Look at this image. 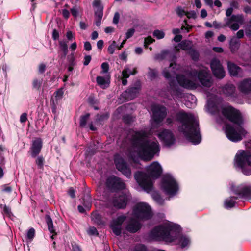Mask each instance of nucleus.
Listing matches in <instances>:
<instances>
[{"label": "nucleus", "mask_w": 251, "mask_h": 251, "mask_svg": "<svg viewBox=\"0 0 251 251\" xmlns=\"http://www.w3.org/2000/svg\"><path fill=\"white\" fill-rule=\"evenodd\" d=\"M221 113L228 121L238 126L237 130L233 126L227 124L225 127V132L227 138L234 142H239L245 136L247 131L243 127L244 119L240 111L231 105L221 108Z\"/></svg>", "instance_id": "obj_1"}, {"label": "nucleus", "mask_w": 251, "mask_h": 251, "mask_svg": "<svg viewBox=\"0 0 251 251\" xmlns=\"http://www.w3.org/2000/svg\"><path fill=\"white\" fill-rule=\"evenodd\" d=\"M175 120L181 124L178 126V130L184 134L189 141L194 145H198L201 142V137L199 121L193 114H188L181 110L176 113Z\"/></svg>", "instance_id": "obj_2"}, {"label": "nucleus", "mask_w": 251, "mask_h": 251, "mask_svg": "<svg viewBox=\"0 0 251 251\" xmlns=\"http://www.w3.org/2000/svg\"><path fill=\"white\" fill-rule=\"evenodd\" d=\"M147 173L141 171L137 172L134 178L139 185L147 193L151 191L153 188V182L151 178H158L161 175L163 170L158 162H152L146 168Z\"/></svg>", "instance_id": "obj_3"}, {"label": "nucleus", "mask_w": 251, "mask_h": 251, "mask_svg": "<svg viewBox=\"0 0 251 251\" xmlns=\"http://www.w3.org/2000/svg\"><path fill=\"white\" fill-rule=\"evenodd\" d=\"M178 227L176 225L164 226H158L154 227L150 232V236L155 240L172 241V237L170 235V232L172 230H176Z\"/></svg>", "instance_id": "obj_4"}, {"label": "nucleus", "mask_w": 251, "mask_h": 251, "mask_svg": "<svg viewBox=\"0 0 251 251\" xmlns=\"http://www.w3.org/2000/svg\"><path fill=\"white\" fill-rule=\"evenodd\" d=\"M235 163L237 167L242 170L245 175H251V153L243 151L235 156Z\"/></svg>", "instance_id": "obj_5"}, {"label": "nucleus", "mask_w": 251, "mask_h": 251, "mask_svg": "<svg viewBox=\"0 0 251 251\" xmlns=\"http://www.w3.org/2000/svg\"><path fill=\"white\" fill-rule=\"evenodd\" d=\"M160 151L159 145L157 141H151L149 140L139 151V154L146 161L152 159L154 155Z\"/></svg>", "instance_id": "obj_6"}, {"label": "nucleus", "mask_w": 251, "mask_h": 251, "mask_svg": "<svg viewBox=\"0 0 251 251\" xmlns=\"http://www.w3.org/2000/svg\"><path fill=\"white\" fill-rule=\"evenodd\" d=\"M161 188L167 195L174 196L178 190V185L175 178L170 175L163 176L161 181Z\"/></svg>", "instance_id": "obj_7"}, {"label": "nucleus", "mask_w": 251, "mask_h": 251, "mask_svg": "<svg viewBox=\"0 0 251 251\" xmlns=\"http://www.w3.org/2000/svg\"><path fill=\"white\" fill-rule=\"evenodd\" d=\"M133 211L134 216L139 221L149 220L153 215L151 207L144 202L137 203L134 206Z\"/></svg>", "instance_id": "obj_8"}, {"label": "nucleus", "mask_w": 251, "mask_h": 251, "mask_svg": "<svg viewBox=\"0 0 251 251\" xmlns=\"http://www.w3.org/2000/svg\"><path fill=\"white\" fill-rule=\"evenodd\" d=\"M105 186L111 192H117L126 189L125 183L121 178L114 175H110L107 177Z\"/></svg>", "instance_id": "obj_9"}, {"label": "nucleus", "mask_w": 251, "mask_h": 251, "mask_svg": "<svg viewBox=\"0 0 251 251\" xmlns=\"http://www.w3.org/2000/svg\"><path fill=\"white\" fill-rule=\"evenodd\" d=\"M149 133L145 130L136 131L132 135L131 143L133 147L139 151L146 142L149 140Z\"/></svg>", "instance_id": "obj_10"}, {"label": "nucleus", "mask_w": 251, "mask_h": 251, "mask_svg": "<svg viewBox=\"0 0 251 251\" xmlns=\"http://www.w3.org/2000/svg\"><path fill=\"white\" fill-rule=\"evenodd\" d=\"M114 161L116 169L127 178L131 175V169L126 161L119 155L114 156Z\"/></svg>", "instance_id": "obj_11"}, {"label": "nucleus", "mask_w": 251, "mask_h": 251, "mask_svg": "<svg viewBox=\"0 0 251 251\" xmlns=\"http://www.w3.org/2000/svg\"><path fill=\"white\" fill-rule=\"evenodd\" d=\"M141 90L140 81H137L134 86L130 87L122 94V97L126 100H131L138 97Z\"/></svg>", "instance_id": "obj_12"}, {"label": "nucleus", "mask_w": 251, "mask_h": 251, "mask_svg": "<svg viewBox=\"0 0 251 251\" xmlns=\"http://www.w3.org/2000/svg\"><path fill=\"white\" fill-rule=\"evenodd\" d=\"M213 75L218 79H221L225 76V72L220 60L216 58H213L210 63Z\"/></svg>", "instance_id": "obj_13"}, {"label": "nucleus", "mask_w": 251, "mask_h": 251, "mask_svg": "<svg viewBox=\"0 0 251 251\" xmlns=\"http://www.w3.org/2000/svg\"><path fill=\"white\" fill-rule=\"evenodd\" d=\"M232 190L240 198L251 199V186L240 184L232 187Z\"/></svg>", "instance_id": "obj_14"}, {"label": "nucleus", "mask_w": 251, "mask_h": 251, "mask_svg": "<svg viewBox=\"0 0 251 251\" xmlns=\"http://www.w3.org/2000/svg\"><path fill=\"white\" fill-rule=\"evenodd\" d=\"M152 119L157 124L161 123L167 115V109L164 106H155L152 108Z\"/></svg>", "instance_id": "obj_15"}, {"label": "nucleus", "mask_w": 251, "mask_h": 251, "mask_svg": "<svg viewBox=\"0 0 251 251\" xmlns=\"http://www.w3.org/2000/svg\"><path fill=\"white\" fill-rule=\"evenodd\" d=\"M126 219V216L121 215L111 222L110 228L112 229L113 233L116 236H120L122 233L121 226Z\"/></svg>", "instance_id": "obj_16"}, {"label": "nucleus", "mask_w": 251, "mask_h": 251, "mask_svg": "<svg viewBox=\"0 0 251 251\" xmlns=\"http://www.w3.org/2000/svg\"><path fill=\"white\" fill-rule=\"evenodd\" d=\"M176 79L179 85L184 88L195 89L197 88L196 84L193 81L187 78L184 75L177 74Z\"/></svg>", "instance_id": "obj_17"}, {"label": "nucleus", "mask_w": 251, "mask_h": 251, "mask_svg": "<svg viewBox=\"0 0 251 251\" xmlns=\"http://www.w3.org/2000/svg\"><path fill=\"white\" fill-rule=\"evenodd\" d=\"M42 147V139L41 138H36L32 142L28 153L32 158H36L40 153Z\"/></svg>", "instance_id": "obj_18"}, {"label": "nucleus", "mask_w": 251, "mask_h": 251, "mask_svg": "<svg viewBox=\"0 0 251 251\" xmlns=\"http://www.w3.org/2000/svg\"><path fill=\"white\" fill-rule=\"evenodd\" d=\"M158 137L167 146L172 145L175 141L173 133L168 129H164L158 134Z\"/></svg>", "instance_id": "obj_19"}, {"label": "nucleus", "mask_w": 251, "mask_h": 251, "mask_svg": "<svg viewBox=\"0 0 251 251\" xmlns=\"http://www.w3.org/2000/svg\"><path fill=\"white\" fill-rule=\"evenodd\" d=\"M198 78L202 86L208 88L211 86L212 81L209 74L205 71H200L198 74Z\"/></svg>", "instance_id": "obj_20"}, {"label": "nucleus", "mask_w": 251, "mask_h": 251, "mask_svg": "<svg viewBox=\"0 0 251 251\" xmlns=\"http://www.w3.org/2000/svg\"><path fill=\"white\" fill-rule=\"evenodd\" d=\"M163 76L165 78L170 79L169 81V86L175 94L177 96L181 95L182 92L180 89L177 86L175 80L174 79H172L170 73L167 71H164L163 73Z\"/></svg>", "instance_id": "obj_21"}, {"label": "nucleus", "mask_w": 251, "mask_h": 251, "mask_svg": "<svg viewBox=\"0 0 251 251\" xmlns=\"http://www.w3.org/2000/svg\"><path fill=\"white\" fill-rule=\"evenodd\" d=\"M128 200L127 196L122 194L113 200V205L118 209H124L127 205Z\"/></svg>", "instance_id": "obj_22"}, {"label": "nucleus", "mask_w": 251, "mask_h": 251, "mask_svg": "<svg viewBox=\"0 0 251 251\" xmlns=\"http://www.w3.org/2000/svg\"><path fill=\"white\" fill-rule=\"evenodd\" d=\"M224 94L227 97L236 98L237 96L236 93V87L232 84H226L222 88Z\"/></svg>", "instance_id": "obj_23"}, {"label": "nucleus", "mask_w": 251, "mask_h": 251, "mask_svg": "<svg viewBox=\"0 0 251 251\" xmlns=\"http://www.w3.org/2000/svg\"><path fill=\"white\" fill-rule=\"evenodd\" d=\"M142 225L136 219H131L126 226V229L130 233H135L140 230Z\"/></svg>", "instance_id": "obj_24"}, {"label": "nucleus", "mask_w": 251, "mask_h": 251, "mask_svg": "<svg viewBox=\"0 0 251 251\" xmlns=\"http://www.w3.org/2000/svg\"><path fill=\"white\" fill-rule=\"evenodd\" d=\"M58 43V57L61 60H64L66 58L68 52V45L65 41H59Z\"/></svg>", "instance_id": "obj_25"}, {"label": "nucleus", "mask_w": 251, "mask_h": 251, "mask_svg": "<svg viewBox=\"0 0 251 251\" xmlns=\"http://www.w3.org/2000/svg\"><path fill=\"white\" fill-rule=\"evenodd\" d=\"M240 91L244 94H248L251 92V78H247L242 81L239 85Z\"/></svg>", "instance_id": "obj_26"}, {"label": "nucleus", "mask_w": 251, "mask_h": 251, "mask_svg": "<svg viewBox=\"0 0 251 251\" xmlns=\"http://www.w3.org/2000/svg\"><path fill=\"white\" fill-rule=\"evenodd\" d=\"M228 72L231 76H236L238 75L241 68L235 63L228 61L227 63Z\"/></svg>", "instance_id": "obj_27"}, {"label": "nucleus", "mask_w": 251, "mask_h": 251, "mask_svg": "<svg viewBox=\"0 0 251 251\" xmlns=\"http://www.w3.org/2000/svg\"><path fill=\"white\" fill-rule=\"evenodd\" d=\"M45 220L48 225L49 231L50 233L53 234L51 236V238L52 239H54V236L57 235V233L56 232L55 230L54 229L52 219L49 215L46 214L45 215Z\"/></svg>", "instance_id": "obj_28"}, {"label": "nucleus", "mask_w": 251, "mask_h": 251, "mask_svg": "<svg viewBox=\"0 0 251 251\" xmlns=\"http://www.w3.org/2000/svg\"><path fill=\"white\" fill-rule=\"evenodd\" d=\"M92 220L99 226H104L105 222L102 219L101 215L98 212H93L91 213Z\"/></svg>", "instance_id": "obj_29"}, {"label": "nucleus", "mask_w": 251, "mask_h": 251, "mask_svg": "<svg viewBox=\"0 0 251 251\" xmlns=\"http://www.w3.org/2000/svg\"><path fill=\"white\" fill-rule=\"evenodd\" d=\"M96 82L98 85L103 89L107 88L109 86L110 83L109 79H106L104 77L101 76H98L97 77Z\"/></svg>", "instance_id": "obj_30"}, {"label": "nucleus", "mask_w": 251, "mask_h": 251, "mask_svg": "<svg viewBox=\"0 0 251 251\" xmlns=\"http://www.w3.org/2000/svg\"><path fill=\"white\" fill-rule=\"evenodd\" d=\"M240 46V41L236 37H232L229 42V47L231 51L234 53L237 51Z\"/></svg>", "instance_id": "obj_31"}, {"label": "nucleus", "mask_w": 251, "mask_h": 251, "mask_svg": "<svg viewBox=\"0 0 251 251\" xmlns=\"http://www.w3.org/2000/svg\"><path fill=\"white\" fill-rule=\"evenodd\" d=\"M237 197H230L228 199H226L225 201L224 206L225 207L226 209L231 208L235 206L236 201H235L237 200Z\"/></svg>", "instance_id": "obj_32"}, {"label": "nucleus", "mask_w": 251, "mask_h": 251, "mask_svg": "<svg viewBox=\"0 0 251 251\" xmlns=\"http://www.w3.org/2000/svg\"><path fill=\"white\" fill-rule=\"evenodd\" d=\"M82 203L86 209L89 210L92 206V199L89 195L84 196L82 198Z\"/></svg>", "instance_id": "obj_33"}, {"label": "nucleus", "mask_w": 251, "mask_h": 251, "mask_svg": "<svg viewBox=\"0 0 251 251\" xmlns=\"http://www.w3.org/2000/svg\"><path fill=\"white\" fill-rule=\"evenodd\" d=\"M0 208L2 210V213L4 215H6L9 218H11V216H13V213L11 212V209L10 207L7 206L6 205H3L2 204H0Z\"/></svg>", "instance_id": "obj_34"}, {"label": "nucleus", "mask_w": 251, "mask_h": 251, "mask_svg": "<svg viewBox=\"0 0 251 251\" xmlns=\"http://www.w3.org/2000/svg\"><path fill=\"white\" fill-rule=\"evenodd\" d=\"M43 80V78H34L32 83L33 89L39 90L42 86Z\"/></svg>", "instance_id": "obj_35"}, {"label": "nucleus", "mask_w": 251, "mask_h": 251, "mask_svg": "<svg viewBox=\"0 0 251 251\" xmlns=\"http://www.w3.org/2000/svg\"><path fill=\"white\" fill-rule=\"evenodd\" d=\"M169 51L168 50H163L160 53L156 54L154 56V59L158 61H162L165 59L169 54Z\"/></svg>", "instance_id": "obj_36"}, {"label": "nucleus", "mask_w": 251, "mask_h": 251, "mask_svg": "<svg viewBox=\"0 0 251 251\" xmlns=\"http://www.w3.org/2000/svg\"><path fill=\"white\" fill-rule=\"evenodd\" d=\"M90 117V114L88 113L85 115H81L80 117L79 126L81 127H84L87 124V122Z\"/></svg>", "instance_id": "obj_37"}, {"label": "nucleus", "mask_w": 251, "mask_h": 251, "mask_svg": "<svg viewBox=\"0 0 251 251\" xmlns=\"http://www.w3.org/2000/svg\"><path fill=\"white\" fill-rule=\"evenodd\" d=\"M233 22L243 24L244 22V16L242 14L232 15L231 16Z\"/></svg>", "instance_id": "obj_38"}, {"label": "nucleus", "mask_w": 251, "mask_h": 251, "mask_svg": "<svg viewBox=\"0 0 251 251\" xmlns=\"http://www.w3.org/2000/svg\"><path fill=\"white\" fill-rule=\"evenodd\" d=\"M191 42L189 41H183L180 44V47L181 49L184 50H190L192 49L191 47Z\"/></svg>", "instance_id": "obj_39"}, {"label": "nucleus", "mask_w": 251, "mask_h": 251, "mask_svg": "<svg viewBox=\"0 0 251 251\" xmlns=\"http://www.w3.org/2000/svg\"><path fill=\"white\" fill-rule=\"evenodd\" d=\"M189 54L190 55L192 60L195 61L199 60L200 54L195 49H192L189 51Z\"/></svg>", "instance_id": "obj_40"}, {"label": "nucleus", "mask_w": 251, "mask_h": 251, "mask_svg": "<svg viewBox=\"0 0 251 251\" xmlns=\"http://www.w3.org/2000/svg\"><path fill=\"white\" fill-rule=\"evenodd\" d=\"M44 161L45 159L42 155L37 156V157L35 160V163L39 169L43 168Z\"/></svg>", "instance_id": "obj_41"}, {"label": "nucleus", "mask_w": 251, "mask_h": 251, "mask_svg": "<svg viewBox=\"0 0 251 251\" xmlns=\"http://www.w3.org/2000/svg\"><path fill=\"white\" fill-rule=\"evenodd\" d=\"M149 72L148 76L151 80L154 79L157 76V71L154 69L149 68Z\"/></svg>", "instance_id": "obj_42"}, {"label": "nucleus", "mask_w": 251, "mask_h": 251, "mask_svg": "<svg viewBox=\"0 0 251 251\" xmlns=\"http://www.w3.org/2000/svg\"><path fill=\"white\" fill-rule=\"evenodd\" d=\"M179 243L182 248H184L189 243V239L186 236H182L179 239Z\"/></svg>", "instance_id": "obj_43"}, {"label": "nucleus", "mask_w": 251, "mask_h": 251, "mask_svg": "<svg viewBox=\"0 0 251 251\" xmlns=\"http://www.w3.org/2000/svg\"><path fill=\"white\" fill-rule=\"evenodd\" d=\"M67 59L68 62V65L75 66V58L74 56V52H72L70 55H69L67 56Z\"/></svg>", "instance_id": "obj_44"}, {"label": "nucleus", "mask_w": 251, "mask_h": 251, "mask_svg": "<svg viewBox=\"0 0 251 251\" xmlns=\"http://www.w3.org/2000/svg\"><path fill=\"white\" fill-rule=\"evenodd\" d=\"M122 120L126 124H130L133 121V118L130 114L124 115L122 117Z\"/></svg>", "instance_id": "obj_45"}, {"label": "nucleus", "mask_w": 251, "mask_h": 251, "mask_svg": "<svg viewBox=\"0 0 251 251\" xmlns=\"http://www.w3.org/2000/svg\"><path fill=\"white\" fill-rule=\"evenodd\" d=\"M153 35L158 39H161L164 37L165 33L163 31L158 29L155 30L153 32Z\"/></svg>", "instance_id": "obj_46"}, {"label": "nucleus", "mask_w": 251, "mask_h": 251, "mask_svg": "<svg viewBox=\"0 0 251 251\" xmlns=\"http://www.w3.org/2000/svg\"><path fill=\"white\" fill-rule=\"evenodd\" d=\"M87 233L90 236H98L99 235L97 228L94 226H90L87 230Z\"/></svg>", "instance_id": "obj_47"}, {"label": "nucleus", "mask_w": 251, "mask_h": 251, "mask_svg": "<svg viewBox=\"0 0 251 251\" xmlns=\"http://www.w3.org/2000/svg\"><path fill=\"white\" fill-rule=\"evenodd\" d=\"M54 95L55 98V100L56 103H57V101L62 99L63 95V91L62 89H59L56 91L54 93Z\"/></svg>", "instance_id": "obj_48"}, {"label": "nucleus", "mask_w": 251, "mask_h": 251, "mask_svg": "<svg viewBox=\"0 0 251 251\" xmlns=\"http://www.w3.org/2000/svg\"><path fill=\"white\" fill-rule=\"evenodd\" d=\"M152 197L158 203H161L163 202V200L160 195L157 192L153 193L152 194Z\"/></svg>", "instance_id": "obj_49"}, {"label": "nucleus", "mask_w": 251, "mask_h": 251, "mask_svg": "<svg viewBox=\"0 0 251 251\" xmlns=\"http://www.w3.org/2000/svg\"><path fill=\"white\" fill-rule=\"evenodd\" d=\"M35 235V230L33 228H31L29 229L27 233V238L30 241H32Z\"/></svg>", "instance_id": "obj_50"}, {"label": "nucleus", "mask_w": 251, "mask_h": 251, "mask_svg": "<svg viewBox=\"0 0 251 251\" xmlns=\"http://www.w3.org/2000/svg\"><path fill=\"white\" fill-rule=\"evenodd\" d=\"M116 46V43L113 41L111 45H110L107 49L108 52L110 54H113L114 52L115 48Z\"/></svg>", "instance_id": "obj_51"}, {"label": "nucleus", "mask_w": 251, "mask_h": 251, "mask_svg": "<svg viewBox=\"0 0 251 251\" xmlns=\"http://www.w3.org/2000/svg\"><path fill=\"white\" fill-rule=\"evenodd\" d=\"M133 251H147L146 247L143 244L136 246Z\"/></svg>", "instance_id": "obj_52"}, {"label": "nucleus", "mask_w": 251, "mask_h": 251, "mask_svg": "<svg viewBox=\"0 0 251 251\" xmlns=\"http://www.w3.org/2000/svg\"><path fill=\"white\" fill-rule=\"evenodd\" d=\"M154 41H155L154 39H153L151 36H149L145 38L144 46L147 47L148 45L152 43Z\"/></svg>", "instance_id": "obj_53"}, {"label": "nucleus", "mask_w": 251, "mask_h": 251, "mask_svg": "<svg viewBox=\"0 0 251 251\" xmlns=\"http://www.w3.org/2000/svg\"><path fill=\"white\" fill-rule=\"evenodd\" d=\"M185 15L188 19H196L197 18L196 12L194 11H187L185 13Z\"/></svg>", "instance_id": "obj_54"}, {"label": "nucleus", "mask_w": 251, "mask_h": 251, "mask_svg": "<svg viewBox=\"0 0 251 251\" xmlns=\"http://www.w3.org/2000/svg\"><path fill=\"white\" fill-rule=\"evenodd\" d=\"M101 67L102 69V71L101 72V73H106L108 72L109 70V64L107 62H103L102 63L101 65Z\"/></svg>", "instance_id": "obj_55"}, {"label": "nucleus", "mask_w": 251, "mask_h": 251, "mask_svg": "<svg viewBox=\"0 0 251 251\" xmlns=\"http://www.w3.org/2000/svg\"><path fill=\"white\" fill-rule=\"evenodd\" d=\"M103 8H98L95 12V15L97 18H102L103 16Z\"/></svg>", "instance_id": "obj_56"}, {"label": "nucleus", "mask_w": 251, "mask_h": 251, "mask_svg": "<svg viewBox=\"0 0 251 251\" xmlns=\"http://www.w3.org/2000/svg\"><path fill=\"white\" fill-rule=\"evenodd\" d=\"M135 32V30L133 28H131L129 29L126 33V39H129L133 36L134 33Z\"/></svg>", "instance_id": "obj_57"}, {"label": "nucleus", "mask_w": 251, "mask_h": 251, "mask_svg": "<svg viewBox=\"0 0 251 251\" xmlns=\"http://www.w3.org/2000/svg\"><path fill=\"white\" fill-rule=\"evenodd\" d=\"M71 14L74 18H76L78 15V11L76 6H74L70 9Z\"/></svg>", "instance_id": "obj_58"}, {"label": "nucleus", "mask_w": 251, "mask_h": 251, "mask_svg": "<svg viewBox=\"0 0 251 251\" xmlns=\"http://www.w3.org/2000/svg\"><path fill=\"white\" fill-rule=\"evenodd\" d=\"M232 19V17L231 16L230 18H225L224 20L225 21V23L224 24V28L226 27H229L231 25V24L233 22V20Z\"/></svg>", "instance_id": "obj_59"}, {"label": "nucleus", "mask_w": 251, "mask_h": 251, "mask_svg": "<svg viewBox=\"0 0 251 251\" xmlns=\"http://www.w3.org/2000/svg\"><path fill=\"white\" fill-rule=\"evenodd\" d=\"M59 34L58 30L54 29L52 31V38L54 41H56L59 39Z\"/></svg>", "instance_id": "obj_60"}, {"label": "nucleus", "mask_w": 251, "mask_h": 251, "mask_svg": "<svg viewBox=\"0 0 251 251\" xmlns=\"http://www.w3.org/2000/svg\"><path fill=\"white\" fill-rule=\"evenodd\" d=\"M130 69L126 68L124 69L122 71V76L124 78H128L130 76V74L128 73L129 72Z\"/></svg>", "instance_id": "obj_61"}, {"label": "nucleus", "mask_w": 251, "mask_h": 251, "mask_svg": "<svg viewBox=\"0 0 251 251\" xmlns=\"http://www.w3.org/2000/svg\"><path fill=\"white\" fill-rule=\"evenodd\" d=\"M46 66L44 63H41L39 65V68H38V71L39 73L40 74H43L46 70Z\"/></svg>", "instance_id": "obj_62"}, {"label": "nucleus", "mask_w": 251, "mask_h": 251, "mask_svg": "<svg viewBox=\"0 0 251 251\" xmlns=\"http://www.w3.org/2000/svg\"><path fill=\"white\" fill-rule=\"evenodd\" d=\"M27 120V114L26 113H23L20 116V121L21 123H25Z\"/></svg>", "instance_id": "obj_63"}, {"label": "nucleus", "mask_w": 251, "mask_h": 251, "mask_svg": "<svg viewBox=\"0 0 251 251\" xmlns=\"http://www.w3.org/2000/svg\"><path fill=\"white\" fill-rule=\"evenodd\" d=\"M91 55H86L85 57H84V62H83V64L84 66H87L90 62L91 60Z\"/></svg>", "instance_id": "obj_64"}]
</instances>
